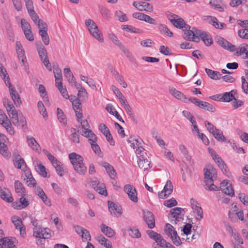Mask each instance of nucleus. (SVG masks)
<instances>
[{
  "instance_id": "nucleus-1",
  "label": "nucleus",
  "mask_w": 248,
  "mask_h": 248,
  "mask_svg": "<svg viewBox=\"0 0 248 248\" xmlns=\"http://www.w3.org/2000/svg\"><path fill=\"white\" fill-rule=\"evenodd\" d=\"M31 223L34 226L33 236L40 239H48L52 237L53 232L48 228H42L37 227V219L31 217Z\"/></svg>"
},
{
  "instance_id": "nucleus-2",
  "label": "nucleus",
  "mask_w": 248,
  "mask_h": 248,
  "mask_svg": "<svg viewBox=\"0 0 248 248\" xmlns=\"http://www.w3.org/2000/svg\"><path fill=\"white\" fill-rule=\"evenodd\" d=\"M127 142L131 148L134 150L136 155L145 151L143 147V141L139 137L131 136L127 139Z\"/></svg>"
},
{
  "instance_id": "nucleus-3",
  "label": "nucleus",
  "mask_w": 248,
  "mask_h": 248,
  "mask_svg": "<svg viewBox=\"0 0 248 248\" xmlns=\"http://www.w3.org/2000/svg\"><path fill=\"white\" fill-rule=\"evenodd\" d=\"M146 233L151 239L155 241L157 245H159L161 248H175L170 243L167 242L163 238L160 234L152 230L146 231Z\"/></svg>"
},
{
  "instance_id": "nucleus-4",
  "label": "nucleus",
  "mask_w": 248,
  "mask_h": 248,
  "mask_svg": "<svg viewBox=\"0 0 248 248\" xmlns=\"http://www.w3.org/2000/svg\"><path fill=\"white\" fill-rule=\"evenodd\" d=\"M164 232L165 234L170 237L172 242L175 246H179L181 245V239L172 225L169 223L167 224L164 229Z\"/></svg>"
},
{
  "instance_id": "nucleus-5",
  "label": "nucleus",
  "mask_w": 248,
  "mask_h": 248,
  "mask_svg": "<svg viewBox=\"0 0 248 248\" xmlns=\"http://www.w3.org/2000/svg\"><path fill=\"white\" fill-rule=\"evenodd\" d=\"M183 209L180 207H175L170 210V218L172 224H176L183 220Z\"/></svg>"
},
{
  "instance_id": "nucleus-6",
  "label": "nucleus",
  "mask_w": 248,
  "mask_h": 248,
  "mask_svg": "<svg viewBox=\"0 0 248 248\" xmlns=\"http://www.w3.org/2000/svg\"><path fill=\"white\" fill-rule=\"evenodd\" d=\"M188 101L195 104L199 108L207 111L213 112L216 111L215 107L208 102L201 101L195 97H191L188 99Z\"/></svg>"
},
{
  "instance_id": "nucleus-7",
  "label": "nucleus",
  "mask_w": 248,
  "mask_h": 248,
  "mask_svg": "<svg viewBox=\"0 0 248 248\" xmlns=\"http://www.w3.org/2000/svg\"><path fill=\"white\" fill-rule=\"evenodd\" d=\"M37 50L41 61L49 71H51V64L48 60L47 51L44 46L41 44L37 46Z\"/></svg>"
},
{
  "instance_id": "nucleus-8",
  "label": "nucleus",
  "mask_w": 248,
  "mask_h": 248,
  "mask_svg": "<svg viewBox=\"0 0 248 248\" xmlns=\"http://www.w3.org/2000/svg\"><path fill=\"white\" fill-rule=\"evenodd\" d=\"M137 156L138 158V164L140 169L145 171L151 168L150 162L147 159V154L145 151Z\"/></svg>"
},
{
  "instance_id": "nucleus-9",
  "label": "nucleus",
  "mask_w": 248,
  "mask_h": 248,
  "mask_svg": "<svg viewBox=\"0 0 248 248\" xmlns=\"http://www.w3.org/2000/svg\"><path fill=\"white\" fill-rule=\"evenodd\" d=\"M125 193L128 199L134 203L138 202V192L136 188L131 185H125Z\"/></svg>"
},
{
  "instance_id": "nucleus-10",
  "label": "nucleus",
  "mask_w": 248,
  "mask_h": 248,
  "mask_svg": "<svg viewBox=\"0 0 248 248\" xmlns=\"http://www.w3.org/2000/svg\"><path fill=\"white\" fill-rule=\"evenodd\" d=\"M172 24L177 28L182 30L183 31H200L194 28L191 30L190 25L186 24L185 20L179 17L176 19L172 20Z\"/></svg>"
},
{
  "instance_id": "nucleus-11",
  "label": "nucleus",
  "mask_w": 248,
  "mask_h": 248,
  "mask_svg": "<svg viewBox=\"0 0 248 248\" xmlns=\"http://www.w3.org/2000/svg\"><path fill=\"white\" fill-rule=\"evenodd\" d=\"M7 85L9 89V92L11 97L13 100L15 105L17 107L19 106L21 103V100L20 98L19 95L17 91L15 89V87H13L10 82V78L7 77Z\"/></svg>"
},
{
  "instance_id": "nucleus-12",
  "label": "nucleus",
  "mask_w": 248,
  "mask_h": 248,
  "mask_svg": "<svg viewBox=\"0 0 248 248\" xmlns=\"http://www.w3.org/2000/svg\"><path fill=\"white\" fill-rule=\"evenodd\" d=\"M108 210L110 214L116 217H120L123 213L122 207L118 204L108 201Z\"/></svg>"
},
{
  "instance_id": "nucleus-13",
  "label": "nucleus",
  "mask_w": 248,
  "mask_h": 248,
  "mask_svg": "<svg viewBox=\"0 0 248 248\" xmlns=\"http://www.w3.org/2000/svg\"><path fill=\"white\" fill-rule=\"evenodd\" d=\"M172 184L170 180H168L163 190L161 191L158 192V197L161 199H165L172 192Z\"/></svg>"
},
{
  "instance_id": "nucleus-14",
  "label": "nucleus",
  "mask_w": 248,
  "mask_h": 248,
  "mask_svg": "<svg viewBox=\"0 0 248 248\" xmlns=\"http://www.w3.org/2000/svg\"><path fill=\"white\" fill-rule=\"evenodd\" d=\"M204 178L205 182H208L209 183H213V178L217 177V171L212 166H209L208 168L204 169Z\"/></svg>"
},
{
  "instance_id": "nucleus-15",
  "label": "nucleus",
  "mask_w": 248,
  "mask_h": 248,
  "mask_svg": "<svg viewBox=\"0 0 248 248\" xmlns=\"http://www.w3.org/2000/svg\"><path fill=\"white\" fill-rule=\"evenodd\" d=\"M220 188L222 192L226 195L232 197L234 195V190L232 185L228 180H224L220 183Z\"/></svg>"
},
{
  "instance_id": "nucleus-16",
  "label": "nucleus",
  "mask_w": 248,
  "mask_h": 248,
  "mask_svg": "<svg viewBox=\"0 0 248 248\" xmlns=\"http://www.w3.org/2000/svg\"><path fill=\"white\" fill-rule=\"evenodd\" d=\"M143 218L149 228L153 229L155 227V220L152 212L149 211H143Z\"/></svg>"
},
{
  "instance_id": "nucleus-17",
  "label": "nucleus",
  "mask_w": 248,
  "mask_h": 248,
  "mask_svg": "<svg viewBox=\"0 0 248 248\" xmlns=\"http://www.w3.org/2000/svg\"><path fill=\"white\" fill-rule=\"evenodd\" d=\"M81 101H82L80 99L76 98L72 102L73 108L75 112L77 120L82 117Z\"/></svg>"
},
{
  "instance_id": "nucleus-18",
  "label": "nucleus",
  "mask_w": 248,
  "mask_h": 248,
  "mask_svg": "<svg viewBox=\"0 0 248 248\" xmlns=\"http://www.w3.org/2000/svg\"><path fill=\"white\" fill-rule=\"evenodd\" d=\"M190 203L193 210L199 217L197 219L201 220L203 218V211L200 204L193 198L190 199Z\"/></svg>"
},
{
  "instance_id": "nucleus-19",
  "label": "nucleus",
  "mask_w": 248,
  "mask_h": 248,
  "mask_svg": "<svg viewBox=\"0 0 248 248\" xmlns=\"http://www.w3.org/2000/svg\"><path fill=\"white\" fill-rule=\"evenodd\" d=\"M169 91L170 94L177 99L186 103L188 101V99L186 97L185 95L182 93L181 92L177 90L174 87H170Z\"/></svg>"
},
{
  "instance_id": "nucleus-20",
  "label": "nucleus",
  "mask_w": 248,
  "mask_h": 248,
  "mask_svg": "<svg viewBox=\"0 0 248 248\" xmlns=\"http://www.w3.org/2000/svg\"><path fill=\"white\" fill-rule=\"evenodd\" d=\"M26 138L28 145L36 153H40L41 149L36 140L31 136H27Z\"/></svg>"
},
{
  "instance_id": "nucleus-21",
  "label": "nucleus",
  "mask_w": 248,
  "mask_h": 248,
  "mask_svg": "<svg viewBox=\"0 0 248 248\" xmlns=\"http://www.w3.org/2000/svg\"><path fill=\"white\" fill-rule=\"evenodd\" d=\"M217 42L220 46L230 52H234L236 49V47L234 45L223 38H219Z\"/></svg>"
},
{
  "instance_id": "nucleus-22",
  "label": "nucleus",
  "mask_w": 248,
  "mask_h": 248,
  "mask_svg": "<svg viewBox=\"0 0 248 248\" xmlns=\"http://www.w3.org/2000/svg\"><path fill=\"white\" fill-rule=\"evenodd\" d=\"M7 112L13 124L16 126H19V113H17L15 107L12 108V109H10L7 110Z\"/></svg>"
},
{
  "instance_id": "nucleus-23",
  "label": "nucleus",
  "mask_w": 248,
  "mask_h": 248,
  "mask_svg": "<svg viewBox=\"0 0 248 248\" xmlns=\"http://www.w3.org/2000/svg\"><path fill=\"white\" fill-rule=\"evenodd\" d=\"M200 32H184L183 34V37L186 40L199 42L200 37L198 36H199Z\"/></svg>"
},
{
  "instance_id": "nucleus-24",
  "label": "nucleus",
  "mask_w": 248,
  "mask_h": 248,
  "mask_svg": "<svg viewBox=\"0 0 248 248\" xmlns=\"http://www.w3.org/2000/svg\"><path fill=\"white\" fill-rule=\"evenodd\" d=\"M35 193L45 204L48 206L51 205L50 200L47 198L46 195L41 188L37 187L35 189Z\"/></svg>"
},
{
  "instance_id": "nucleus-25",
  "label": "nucleus",
  "mask_w": 248,
  "mask_h": 248,
  "mask_svg": "<svg viewBox=\"0 0 248 248\" xmlns=\"http://www.w3.org/2000/svg\"><path fill=\"white\" fill-rule=\"evenodd\" d=\"M0 197L8 202H12L13 201V198L12 194L9 190L6 188L2 189L0 186Z\"/></svg>"
},
{
  "instance_id": "nucleus-26",
  "label": "nucleus",
  "mask_w": 248,
  "mask_h": 248,
  "mask_svg": "<svg viewBox=\"0 0 248 248\" xmlns=\"http://www.w3.org/2000/svg\"><path fill=\"white\" fill-rule=\"evenodd\" d=\"M15 238L4 237L0 239V248H12L14 246Z\"/></svg>"
},
{
  "instance_id": "nucleus-27",
  "label": "nucleus",
  "mask_w": 248,
  "mask_h": 248,
  "mask_svg": "<svg viewBox=\"0 0 248 248\" xmlns=\"http://www.w3.org/2000/svg\"><path fill=\"white\" fill-rule=\"evenodd\" d=\"M92 186L94 190L101 195L107 196V191L106 186L104 184H100L99 182H93Z\"/></svg>"
},
{
  "instance_id": "nucleus-28",
  "label": "nucleus",
  "mask_w": 248,
  "mask_h": 248,
  "mask_svg": "<svg viewBox=\"0 0 248 248\" xmlns=\"http://www.w3.org/2000/svg\"><path fill=\"white\" fill-rule=\"evenodd\" d=\"M215 158L213 159L215 162L217 164L223 173L228 175V171L225 162L223 161L222 158L219 156V155L215 156Z\"/></svg>"
},
{
  "instance_id": "nucleus-29",
  "label": "nucleus",
  "mask_w": 248,
  "mask_h": 248,
  "mask_svg": "<svg viewBox=\"0 0 248 248\" xmlns=\"http://www.w3.org/2000/svg\"><path fill=\"white\" fill-rule=\"evenodd\" d=\"M69 158L73 167L77 165L78 163L83 162V157L76 153L70 154L69 155Z\"/></svg>"
},
{
  "instance_id": "nucleus-30",
  "label": "nucleus",
  "mask_w": 248,
  "mask_h": 248,
  "mask_svg": "<svg viewBox=\"0 0 248 248\" xmlns=\"http://www.w3.org/2000/svg\"><path fill=\"white\" fill-rule=\"evenodd\" d=\"M22 197L19 200V204L17 202H14L13 203V206L15 209H21L27 207L29 205V202L24 197V196H21Z\"/></svg>"
},
{
  "instance_id": "nucleus-31",
  "label": "nucleus",
  "mask_w": 248,
  "mask_h": 248,
  "mask_svg": "<svg viewBox=\"0 0 248 248\" xmlns=\"http://www.w3.org/2000/svg\"><path fill=\"white\" fill-rule=\"evenodd\" d=\"M102 165L105 168L106 170L109 177L111 179H114L116 176V172L114 170L113 167L107 162H103Z\"/></svg>"
},
{
  "instance_id": "nucleus-32",
  "label": "nucleus",
  "mask_w": 248,
  "mask_h": 248,
  "mask_svg": "<svg viewBox=\"0 0 248 248\" xmlns=\"http://www.w3.org/2000/svg\"><path fill=\"white\" fill-rule=\"evenodd\" d=\"M199 37H200L199 41L202 40L206 46H210L213 44L211 37L205 32H200Z\"/></svg>"
},
{
  "instance_id": "nucleus-33",
  "label": "nucleus",
  "mask_w": 248,
  "mask_h": 248,
  "mask_svg": "<svg viewBox=\"0 0 248 248\" xmlns=\"http://www.w3.org/2000/svg\"><path fill=\"white\" fill-rule=\"evenodd\" d=\"M81 135L89 140L90 144L95 143L97 141V137L96 135L90 130H87V131H83Z\"/></svg>"
},
{
  "instance_id": "nucleus-34",
  "label": "nucleus",
  "mask_w": 248,
  "mask_h": 248,
  "mask_svg": "<svg viewBox=\"0 0 248 248\" xmlns=\"http://www.w3.org/2000/svg\"><path fill=\"white\" fill-rule=\"evenodd\" d=\"M15 190L19 196H25L26 195V190L22 184L18 180L15 182Z\"/></svg>"
},
{
  "instance_id": "nucleus-35",
  "label": "nucleus",
  "mask_w": 248,
  "mask_h": 248,
  "mask_svg": "<svg viewBox=\"0 0 248 248\" xmlns=\"http://www.w3.org/2000/svg\"><path fill=\"white\" fill-rule=\"evenodd\" d=\"M236 91L232 90L230 92L225 93L222 94V101L229 102L234 99V95Z\"/></svg>"
},
{
  "instance_id": "nucleus-36",
  "label": "nucleus",
  "mask_w": 248,
  "mask_h": 248,
  "mask_svg": "<svg viewBox=\"0 0 248 248\" xmlns=\"http://www.w3.org/2000/svg\"><path fill=\"white\" fill-rule=\"evenodd\" d=\"M127 232L129 236L134 238H140L141 236L140 231L135 227H131L127 230Z\"/></svg>"
},
{
  "instance_id": "nucleus-37",
  "label": "nucleus",
  "mask_w": 248,
  "mask_h": 248,
  "mask_svg": "<svg viewBox=\"0 0 248 248\" xmlns=\"http://www.w3.org/2000/svg\"><path fill=\"white\" fill-rule=\"evenodd\" d=\"M205 72L207 75L212 79L217 80L221 78V75L219 72L215 71L208 68L205 69Z\"/></svg>"
},
{
  "instance_id": "nucleus-38",
  "label": "nucleus",
  "mask_w": 248,
  "mask_h": 248,
  "mask_svg": "<svg viewBox=\"0 0 248 248\" xmlns=\"http://www.w3.org/2000/svg\"><path fill=\"white\" fill-rule=\"evenodd\" d=\"M74 170L80 175H84L87 171V168L83 164V162L78 163L73 167Z\"/></svg>"
},
{
  "instance_id": "nucleus-39",
  "label": "nucleus",
  "mask_w": 248,
  "mask_h": 248,
  "mask_svg": "<svg viewBox=\"0 0 248 248\" xmlns=\"http://www.w3.org/2000/svg\"><path fill=\"white\" fill-rule=\"evenodd\" d=\"M248 48V45L246 44H241L238 48H236L235 51V55L237 56H241L243 54H245L247 51H248L247 49Z\"/></svg>"
},
{
  "instance_id": "nucleus-40",
  "label": "nucleus",
  "mask_w": 248,
  "mask_h": 248,
  "mask_svg": "<svg viewBox=\"0 0 248 248\" xmlns=\"http://www.w3.org/2000/svg\"><path fill=\"white\" fill-rule=\"evenodd\" d=\"M0 153L4 157H10L11 154L8 150L7 146L2 141H0Z\"/></svg>"
},
{
  "instance_id": "nucleus-41",
  "label": "nucleus",
  "mask_w": 248,
  "mask_h": 248,
  "mask_svg": "<svg viewBox=\"0 0 248 248\" xmlns=\"http://www.w3.org/2000/svg\"><path fill=\"white\" fill-rule=\"evenodd\" d=\"M57 114L58 119L59 120V122L62 124L63 125H65L67 124V119L62 110L59 108H57Z\"/></svg>"
},
{
  "instance_id": "nucleus-42",
  "label": "nucleus",
  "mask_w": 248,
  "mask_h": 248,
  "mask_svg": "<svg viewBox=\"0 0 248 248\" xmlns=\"http://www.w3.org/2000/svg\"><path fill=\"white\" fill-rule=\"evenodd\" d=\"M102 232L107 236L111 237L114 234V231L110 227L102 224L101 226Z\"/></svg>"
},
{
  "instance_id": "nucleus-43",
  "label": "nucleus",
  "mask_w": 248,
  "mask_h": 248,
  "mask_svg": "<svg viewBox=\"0 0 248 248\" xmlns=\"http://www.w3.org/2000/svg\"><path fill=\"white\" fill-rule=\"evenodd\" d=\"M64 76L67 79L68 82L72 84L73 81L75 79L73 74H72L69 68H65L63 70Z\"/></svg>"
},
{
  "instance_id": "nucleus-44",
  "label": "nucleus",
  "mask_w": 248,
  "mask_h": 248,
  "mask_svg": "<svg viewBox=\"0 0 248 248\" xmlns=\"http://www.w3.org/2000/svg\"><path fill=\"white\" fill-rule=\"evenodd\" d=\"M16 159L15 166L18 169L24 170L26 168V165L24 159L19 156L17 157Z\"/></svg>"
},
{
  "instance_id": "nucleus-45",
  "label": "nucleus",
  "mask_w": 248,
  "mask_h": 248,
  "mask_svg": "<svg viewBox=\"0 0 248 248\" xmlns=\"http://www.w3.org/2000/svg\"><path fill=\"white\" fill-rule=\"evenodd\" d=\"M140 9V11H145L151 12L153 11V7L152 5L146 2L141 1Z\"/></svg>"
},
{
  "instance_id": "nucleus-46",
  "label": "nucleus",
  "mask_w": 248,
  "mask_h": 248,
  "mask_svg": "<svg viewBox=\"0 0 248 248\" xmlns=\"http://www.w3.org/2000/svg\"><path fill=\"white\" fill-rule=\"evenodd\" d=\"M212 134L218 141L224 142L226 140V138L223 135L222 132L218 129Z\"/></svg>"
},
{
  "instance_id": "nucleus-47",
  "label": "nucleus",
  "mask_w": 248,
  "mask_h": 248,
  "mask_svg": "<svg viewBox=\"0 0 248 248\" xmlns=\"http://www.w3.org/2000/svg\"><path fill=\"white\" fill-rule=\"evenodd\" d=\"M17 54V56L18 59L20 61H21V63L22 66H24L25 68L26 67L25 63L26 62V57L25 55V51L24 49L20 50L19 51H16Z\"/></svg>"
},
{
  "instance_id": "nucleus-48",
  "label": "nucleus",
  "mask_w": 248,
  "mask_h": 248,
  "mask_svg": "<svg viewBox=\"0 0 248 248\" xmlns=\"http://www.w3.org/2000/svg\"><path fill=\"white\" fill-rule=\"evenodd\" d=\"M220 0H211L209 4L215 9L219 11H223L224 8L220 5Z\"/></svg>"
},
{
  "instance_id": "nucleus-49",
  "label": "nucleus",
  "mask_w": 248,
  "mask_h": 248,
  "mask_svg": "<svg viewBox=\"0 0 248 248\" xmlns=\"http://www.w3.org/2000/svg\"><path fill=\"white\" fill-rule=\"evenodd\" d=\"M37 107L40 113L43 115V117L44 118H47L48 115L46 112V109L42 101H38L37 103Z\"/></svg>"
},
{
  "instance_id": "nucleus-50",
  "label": "nucleus",
  "mask_w": 248,
  "mask_h": 248,
  "mask_svg": "<svg viewBox=\"0 0 248 248\" xmlns=\"http://www.w3.org/2000/svg\"><path fill=\"white\" fill-rule=\"evenodd\" d=\"M98 241L99 243L107 248H111V243L107 238L103 236L98 237Z\"/></svg>"
},
{
  "instance_id": "nucleus-51",
  "label": "nucleus",
  "mask_w": 248,
  "mask_h": 248,
  "mask_svg": "<svg viewBox=\"0 0 248 248\" xmlns=\"http://www.w3.org/2000/svg\"><path fill=\"white\" fill-rule=\"evenodd\" d=\"M87 96V92L85 89L83 87H81L78 91V98L82 101H85Z\"/></svg>"
},
{
  "instance_id": "nucleus-52",
  "label": "nucleus",
  "mask_w": 248,
  "mask_h": 248,
  "mask_svg": "<svg viewBox=\"0 0 248 248\" xmlns=\"http://www.w3.org/2000/svg\"><path fill=\"white\" fill-rule=\"evenodd\" d=\"M0 76L4 80L6 85H7V77H9L6 69L3 67L2 64L0 63Z\"/></svg>"
},
{
  "instance_id": "nucleus-53",
  "label": "nucleus",
  "mask_w": 248,
  "mask_h": 248,
  "mask_svg": "<svg viewBox=\"0 0 248 248\" xmlns=\"http://www.w3.org/2000/svg\"><path fill=\"white\" fill-rule=\"evenodd\" d=\"M208 18L210 19L213 25L217 29H222L225 25L224 23L219 22L216 17L210 16Z\"/></svg>"
},
{
  "instance_id": "nucleus-54",
  "label": "nucleus",
  "mask_w": 248,
  "mask_h": 248,
  "mask_svg": "<svg viewBox=\"0 0 248 248\" xmlns=\"http://www.w3.org/2000/svg\"><path fill=\"white\" fill-rule=\"evenodd\" d=\"M71 131L72 132L71 139L73 142L75 143L79 142V135L78 132L76 131V129L74 128H72Z\"/></svg>"
},
{
  "instance_id": "nucleus-55",
  "label": "nucleus",
  "mask_w": 248,
  "mask_h": 248,
  "mask_svg": "<svg viewBox=\"0 0 248 248\" xmlns=\"http://www.w3.org/2000/svg\"><path fill=\"white\" fill-rule=\"evenodd\" d=\"M8 122H10L4 112L0 109V124L3 126L8 124Z\"/></svg>"
},
{
  "instance_id": "nucleus-56",
  "label": "nucleus",
  "mask_w": 248,
  "mask_h": 248,
  "mask_svg": "<svg viewBox=\"0 0 248 248\" xmlns=\"http://www.w3.org/2000/svg\"><path fill=\"white\" fill-rule=\"evenodd\" d=\"M36 170L43 177L45 178L47 177V172H46V168L41 164H38L37 166L36 167Z\"/></svg>"
},
{
  "instance_id": "nucleus-57",
  "label": "nucleus",
  "mask_w": 248,
  "mask_h": 248,
  "mask_svg": "<svg viewBox=\"0 0 248 248\" xmlns=\"http://www.w3.org/2000/svg\"><path fill=\"white\" fill-rule=\"evenodd\" d=\"M12 220L16 229H18L23 226L22 221L19 217L14 216L12 217Z\"/></svg>"
},
{
  "instance_id": "nucleus-58",
  "label": "nucleus",
  "mask_w": 248,
  "mask_h": 248,
  "mask_svg": "<svg viewBox=\"0 0 248 248\" xmlns=\"http://www.w3.org/2000/svg\"><path fill=\"white\" fill-rule=\"evenodd\" d=\"M53 73L55 79H62V76L61 69L58 66H53Z\"/></svg>"
},
{
  "instance_id": "nucleus-59",
  "label": "nucleus",
  "mask_w": 248,
  "mask_h": 248,
  "mask_svg": "<svg viewBox=\"0 0 248 248\" xmlns=\"http://www.w3.org/2000/svg\"><path fill=\"white\" fill-rule=\"evenodd\" d=\"M85 24L89 31H91L92 30L97 29V25L92 19H89L87 20L85 22Z\"/></svg>"
},
{
  "instance_id": "nucleus-60",
  "label": "nucleus",
  "mask_w": 248,
  "mask_h": 248,
  "mask_svg": "<svg viewBox=\"0 0 248 248\" xmlns=\"http://www.w3.org/2000/svg\"><path fill=\"white\" fill-rule=\"evenodd\" d=\"M241 88L243 92L246 93H248V82L246 80V78L242 76L241 78Z\"/></svg>"
},
{
  "instance_id": "nucleus-61",
  "label": "nucleus",
  "mask_w": 248,
  "mask_h": 248,
  "mask_svg": "<svg viewBox=\"0 0 248 248\" xmlns=\"http://www.w3.org/2000/svg\"><path fill=\"white\" fill-rule=\"evenodd\" d=\"M125 110H126L127 114L129 116L131 119L133 121H136L135 115L133 112L132 109L128 104H126L125 102Z\"/></svg>"
},
{
  "instance_id": "nucleus-62",
  "label": "nucleus",
  "mask_w": 248,
  "mask_h": 248,
  "mask_svg": "<svg viewBox=\"0 0 248 248\" xmlns=\"http://www.w3.org/2000/svg\"><path fill=\"white\" fill-rule=\"evenodd\" d=\"M53 166L55 167L58 174L60 176H62L63 175V172L64 170L63 165L62 163L59 161V163L54 164Z\"/></svg>"
},
{
  "instance_id": "nucleus-63",
  "label": "nucleus",
  "mask_w": 248,
  "mask_h": 248,
  "mask_svg": "<svg viewBox=\"0 0 248 248\" xmlns=\"http://www.w3.org/2000/svg\"><path fill=\"white\" fill-rule=\"evenodd\" d=\"M99 10L101 14L104 17V18L108 19L110 17V14L108 9L102 6L99 7Z\"/></svg>"
},
{
  "instance_id": "nucleus-64",
  "label": "nucleus",
  "mask_w": 248,
  "mask_h": 248,
  "mask_svg": "<svg viewBox=\"0 0 248 248\" xmlns=\"http://www.w3.org/2000/svg\"><path fill=\"white\" fill-rule=\"evenodd\" d=\"M177 204V202L173 198L165 201L164 203V205L168 207H172L173 206H176Z\"/></svg>"
}]
</instances>
